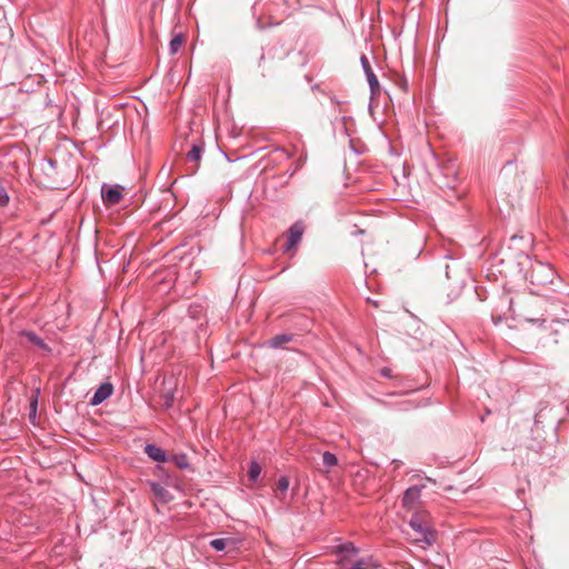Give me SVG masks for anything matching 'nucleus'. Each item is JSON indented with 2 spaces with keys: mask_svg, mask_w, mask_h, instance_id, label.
I'll return each instance as SVG.
<instances>
[{
  "mask_svg": "<svg viewBox=\"0 0 569 569\" xmlns=\"http://www.w3.org/2000/svg\"><path fill=\"white\" fill-rule=\"evenodd\" d=\"M380 373H381V376H382V377H385V378H390V377H391V369H389V368H382V369L380 370Z\"/></svg>",
  "mask_w": 569,
  "mask_h": 569,
  "instance_id": "nucleus-26",
  "label": "nucleus"
},
{
  "mask_svg": "<svg viewBox=\"0 0 569 569\" xmlns=\"http://www.w3.org/2000/svg\"><path fill=\"white\" fill-rule=\"evenodd\" d=\"M409 526L418 533L421 535L420 540L431 545L433 542L432 532L428 526L423 522L419 515H413L409 520Z\"/></svg>",
  "mask_w": 569,
  "mask_h": 569,
  "instance_id": "nucleus-6",
  "label": "nucleus"
},
{
  "mask_svg": "<svg viewBox=\"0 0 569 569\" xmlns=\"http://www.w3.org/2000/svg\"><path fill=\"white\" fill-rule=\"evenodd\" d=\"M293 340L292 333H280L271 338L268 342V346L272 349H279L284 343H288Z\"/></svg>",
  "mask_w": 569,
  "mask_h": 569,
  "instance_id": "nucleus-12",
  "label": "nucleus"
},
{
  "mask_svg": "<svg viewBox=\"0 0 569 569\" xmlns=\"http://www.w3.org/2000/svg\"><path fill=\"white\" fill-rule=\"evenodd\" d=\"M123 187L120 184H107L101 186V197L107 206H114L122 199Z\"/></svg>",
  "mask_w": 569,
  "mask_h": 569,
  "instance_id": "nucleus-4",
  "label": "nucleus"
},
{
  "mask_svg": "<svg viewBox=\"0 0 569 569\" xmlns=\"http://www.w3.org/2000/svg\"><path fill=\"white\" fill-rule=\"evenodd\" d=\"M57 160L51 158H44L41 162V170L48 177H53L57 169Z\"/></svg>",
  "mask_w": 569,
  "mask_h": 569,
  "instance_id": "nucleus-14",
  "label": "nucleus"
},
{
  "mask_svg": "<svg viewBox=\"0 0 569 569\" xmlns=\"http://www.w3.org/2000/svg\"><path fill=\"white\" fill-rule=\"evenodd\" d=\"M425 488V485H415L407 488L401 500L402 507L407 510H415L420 502L421 492Z\"/></svg>",
  "mask_w": 569,
  "mask_h": 569,
  "instance_id": "nucleus-3",
  "label": "nucleus"
},
{
  "mask_svg": "<svg viewBox=\"0 0 569 569\" xmlns=\"http://www.w3.org/2000/svg\"><path fill=\"white\" fill-rule=\"evenodd\" d=\"M228 545V539L216 538L210 541V547L216 551H223Z\"/></svg>",
  "mask_w": 569,
  "mask_h": 569,
  "instance_id": "nucleus-20",
  "label": "nucleus"
},
{
  "mask_svg": "<svg viewBox=\"0 0 569 569\" xmlns=\"http://www.w3.org/2000/svg\"><path fill=\"white\" fill-rule=\"evenodd\" d=\"M203 152V148L199 144H193L190 151L187 154L188 160L190 161H199L201 159Z\"/></svg>",
  "mask_w": 569,
  "mask_h": 569,
  "instance_id": "nucleus-18",
  "label": "nucleus"
},
{
  "mask_svg": "<svg viewBox=\"0 0 569 569\" xmlns=\"http://www.w3.org/2000/svg\"><path fill=\"white\" fill-rule=\"evenodd\" d=\"M277 487L281 492H287L289 489V479L284 476L280 477Z\"/></svg>",
  "mask_w": 569,
  "mask_h": 569,
  "instance_id": "nucleus-23",
  "label": "nucleus"
},
{
  "mask_svg": "<svg viewBox=\"0 0 569 569\" xmlns=\"http://www.w3.org/2000/svg\"><path fill=\"white\" fill-rule=\"evenodd\" d=\"M557 272L549 262L535 260L528 271V279L531 284L546 287L553 283Z\"/></svg>",
  "mask_w": 569,
  "mask_h": 569,
  "instance_id": "nucleus-1",
  "label": "nucleus"
},
{
  "mask_svg": "<svg viewBox=\"0 0 569 569\" xmlns=\"http://www.w3.org/2000/svg\"><path fill=\"white\" fill-rule=\"evenodd\" d=\"M184 41V36L182 33H177L169 43V52L170 54H177L180 50L182 43Z\"/></svg>",
  "mask_w": 569,
  "mask_h": 569,
  "instance_id": "nucleus-15",
  "label": "nucleus"
},
{
  "mask_svg": "<svg viewBox=\"0 0 569 569\" xmlns=\"http://www.w3.org/2000/svg\"><path fill=\"white\" fill-rule=\"evenodd\" d=\"M261 472V468L258 462L252 461L249 467L248 476L251 481H257Z\"/></svg>",
  "mask_w": 569,
  "mask_h": 569,
  "instance_id": "nucleus-19",
  "label": "nucleus"
},
{
  "mask_svg": "<svg viewBox=\"0 0 569 569\" xmlns=\"http://www.w3.org/2000/svg\"><path fill=\"white\" fill-rule=\"evenodd\" d=\"M322 463L327 468V470L338 465V458L335 453L330 451H325L322 453Z\"/></svg>",
  "mask_w": 569,
  "mask_h": 569,
  "instance_id": "nucleus-17",
  "label": "nucleus"
},
{
  "mask_svg": "<svg viewBox=\"0 0 569 569\" xmlns=\"http://www.w3.org/2000/svg\"><path fill=\"white\" fill-rule=\"evenodd\" d=\"M451 269H452V268H451L449 264H446V266H445V271H446V277H447V279H451V278H452V276H451V273H450V272H451Z\"/></svg>",
  "mask_w": 569,
  "mask_h": 569,
  "instance_id": "nucleus-27",
  "label": "nucleus"
},
{
  "mask_svg": "<svg viewBox=\"0 0 569 569\" xmlns=\"http://www.w3.org/2000/svg\"><path fill=\"white\" fill-rule=\"evenodd\" d=\"M171 460L181 470L190 468L189 459L186 453H176L172 456Z\"/></svg>",
  "mask_w": 569,
  "mask_h": 569,
  "instance_id": "nucleus-16",
  "label": "nucleus"
},
{
  "mask_svg": "<svg viewBox=\"0 0 569 569\" xmlns=\"http://www.w3.org/2000/svg\"><path fill=\"white\" fill-rule=\"evenodd\" d=\"M164 402H163V408L166 410L170 409L172 406H173V400H174V393L173 391H168L164 396Z\"/></svg>",
  "mask_w": 569,
  "mask_h": 569,
  "instance_id": "nucleus-22",
  "label": "nucleus"
},
{
  "mask_svg": "<svg viewBox=\"0 0 569 569\" xmlns=\"http://www.w3.org/2000/svg\"><path fill=\"white\" fill-rule=\"evenodd\" d=\"M149 1H150L151 7L154 9L159 4H161L163 0H149Z\"/></svg>",
  "mask_w": 569,
  "mask_h": 569,
  "instance_id": "nucleus-28",
  "label": "nucleus"
},
{
  "mask_svg": "<svg viewBox=\"0 0 569 569\" xmlns=\"http://www.w3.org/2000/svg\"><path fill=\"white\" fill-rule=\"evenodd\" d=\"M149 487L153 495L158 497L163 502H168L172 499V496L169 493V491L159 482L150 481Z\"/></svg>",
  "mask_w": 569,
  "mask_h": 569,
  "instance_id": "nucleus-11",
  "label": "nucleus"
},
{
  "mask_svg": "<svg viewBox=\"0 0 569 569\" xmlns=\"http://www.w3.org/2000/svg\"><path fill=\"white\" fill-rule=\"evenodd\" d=\"M337 565L339 569L350 567L358 557L359 549L352 542H346L336 547Z\"/></svg>",
  "mask_w": 569,
  "mask_h": 569,
  "instance_id": "nucleus-2",
  "label": "nucleus"
},
{
  "mask_svg": "<svg viewBox=\"0 0 569 569\" xmlns=\"http://www.w3.org/2000/svg\"><path fill=\"white\" fill-rule=\"evenodd\" d=\"M19 336L26 338L31 345H33L38 349L46 351L47 353H50L52 351L49 345L46 343V341L41 337H39L34 331L22 330L19 332Z\"/></svg>",
  "mask_w": 569,
  "mask_h": 569,
  "instance_id": "nucleus-9",
  "label": "nucleus"
},
{
  "mask_svg": "<svg viewBox=\"0 0 569 569\" xmlns=\"http://www.w3.org/2000/svg\"><path fill=\"white\" fill-rule=\"evenodd\" d=\"M146 455L156 462H166L168 460L167 452L154 443H147L144 447Z\"/></svg>",
  "mask_w": 569,
  "mask_h": 569,
  "instance_id": "nucleus-10",
  "label": "nucleus"
},
{
  "mask_svg": "<svg viewBox=\"0 0 569 569\" xmlns=\"http://www.w3.org/2000/svg\"><path fill=\"white\" fill-rule=\"evenodd\" d=\"M360 62H361L362 70L367 77L371 93L377 94L379 92L380 86H379L378 78L376 77V74L372 70L368 58L365 54H362L360 57Z\"/></svg>",
  "mask_w": 569,
  "mask_h": 569,
  "instance_id": "nucleus-7",
  "label": "nucleus"
},
{
  "mask_svg": "<svg viewBox=\"0 0 569 569\" xmlns=\"http://www.w3.org/2000/svg\"><path fill=\"white\" fill-rule=\"evenodd\" d=\"M525 320L527 322H530V323H533V325H537L538 327H545L546 322H547V319L543 318V317H539V318H529V317H526Z\"/></svg>",
  "mask_w": 569,
  "mask_h": 569,
  "instance_id": "nucleus-24",
  "label": "nucleus"
},
{
  "mask_svg": "<svg viewBox=\"0 0 569 569\" xmlns=\"http://www.w3.org/2000/svg\"><path fill=\"white\" fill-rule=\"evenodd\" d=\"M305 232V224L302 221L295 222L289 229H288V240L284 246V251H290L295 249L298 243L301 241L302 236Z\"/></svg>",
  "mask_w": 569,
  "mask_h": 569,
  "instance_id": "nucleus-5",
  "label": "nucleus"
},
{
  "mask_svg": "<svg viewBox=\"0 0 569 569\" xmlns=\"http://www.w3.org/2000/svg\"><path fill=\"white\" fill-rule=\"evenodd\" d=\"M113 392V385L111 382H103L99 386V388L94 391L92 398L90 399V406H99L103 401H106Z\"/></svg>",
  "mask_w": 569,
  "mask_h": 569,
  "instance_id": "nucleus-8",
  "label": "nucleus"
},
{
  "mask_svg": "<svg viewBox=\"0 0 569 569\" xmlns=\"http://www.w3.org/2000/svg\"><path fill=\"white\" fill-rule=\"evenodd\" d=\"M378 565L375 563L371 558H359L350 567L343 569H377Z\"/></svg>",
  "mask_w": 569,
  "mask_h": 569,
  "instance_id": "nucleus-13",
  "label": "nucleus"
},
{
  "mask_svg": "<svg viewBox=\"0 0 569 569\" xmlns=\"http://www.w3.org/2000/svg\"><path fill=\"white\" fill-rule=\"evenodd\" d=\"M10 201V196L6 189V187L0 182V207L8 206Z\"/></svg>",
  "mask_w": 569,
  "mask_h": 569,
  "instance_id": "nucleus-21",
  "label": "nucleus"
},
{
  "mask_svg": "<svg viewBox=\"0 0 569 569\" xmlns=\"http://www.w3.org/2000/svg\"><path fill=\"white\" fill-rule=\"evenodd\" d=\"M37 407H38V399H33L31 402H30V413H29V418L32 422H34L36 420V416H37Z\"/></svg>",
  "mask_w": 569,
  "mask_h": 569,
  "instance_id": "nucleus-25",
  "label": "nucleus"
}]
</instances>
